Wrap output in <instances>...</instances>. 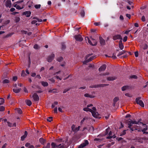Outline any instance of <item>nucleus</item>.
Segmentation results:
<instances>
[{
  "label": "nucleus",
  "mask_w": 148,
  "mask_h": 148,
  "mask_svg": "<svg viewBox=\"0 0 148 148\" xmlns=\"http://www.w3.org/2000/svg\"><path fill=\"white\" fill-rule=\"evenodd\" d=\"M85 40L86 41L87 40L88 43L91 45L92 46H95L97 45V41L95 40L93 41H91L88 37H86L85 38Z\"/></svg>",
  "instance_id": "obj_1"
},
{
  "label": "nucleus",
  "mask_w": 148,
  "mask_h": 148,
  "mask_svg": "<svg viewBox=\"0 0 148 148\" xmlns=\"http://www.w3.org/2000/svg\"><path fill=\"white\" fill-rule=\"evenodd\" d=\"M141 97H139L136 98V103L140 105L141 107H143L144 106V105L143 101L141 100Z\"/></svg>",
  "instance_id": "obj_2"
},
{
  "label": "nucleus",
  "mask_w": 148,
  "mask_h": 148,
  "mask_svg": "<svg viewBox=\"0 0 148 148\" xmlns=\"http://www.w3.org/2000/svg\"><path fill=\"white\" fill-rule=\"evenodd\" d=\"M4 2L5 3V5L6 7L10 8L12 7V3L10 0H4Z\"/></svg>",
  "instance_id": "obj_3"
},
{
  "label": "nucleus",
  "mask_w": 148,
  "mask_h": 148,
  "mask_svg": "<svg viewBox=\"0 0 148 148\" xmlns=\"http://www.w3.org/2000/svg\"><path fill=\"white\" fill-rule=\"evenodd\" d=\"M74 37L77 41L81 42L83 40V38L79 34L75 36Z\"/></svg>",
  "instance_id": "obj_4"
},
{
  "label": "nucleus",
  "mask_w": 148,
  "mask_h": 148,
  "mask_svg": "<svg viewBox=\"0 0 148 148\" xmlns=\"http://www.w3.org/2000/svg\"><path fill=\"white\" fill-rule=\"evenodd\" d=\"M89 144L88 141L87 140H85L84 143L81 144L79 146L78 148H83L85 147Z\"/></svg>",
  "instance_id": "obj_5"
},
{
  "label": "nucleus",
  "mask_w": 148,
  "mask_h": 148,
  "mask_svg": "<svg viewBox=\"0 0 148 148\" xmlns=\"http://www.w3.org/2000/svg\"><path fill=\"white\" fill-rule=\"evenodd\" d=\"M55 57L54 54L52 53L50 56H49L47 59V61L49 62H51Z\"/></svg>",
  "instance_id": "obj_6"
},
{
  "label": "nucleus",
  "mask_w": 148,
  "mask_h": 148,
  "mask_svg": "<svg viewBox=\"0 0 148 148\" xmlns=\"http://www.w3.org/2000/svg\"><path fill=\"white\" fill-rule=\"evenodd\" d=\"M113 38L114 40L117 39H120V40H122V38L120 35H115L113 36Z\"/></svg>",
  "instance_id": "obj_7"
},
{
  "label": "nucleus",
  "mask_w": 148,
  "mask_h": 148,
  "mask_svg": "<svg viewBox=\"0 0 148 148\" xmlns=\"http://www.w3.org/2000/svg\"><path fill=\"white\" fill-rule=\"evenodd\" d=\"M99 42L101 45H104L105 44V40L101 36L99 37Z\"/></svg>",
  "instance_id": "obj_8"
},
{
  "label": "nucleus",
  "mask_w": 148,
  "mask_h": 148,
  "mask_svg": "<svg viewBox=\"0 0 148 148\" xmlns=\"http://www.w3.org/2000/svg\"><path fill=\"white\" fill-rule=\"evenodd\" d=\"M92 115V116L96 118H99V115L98 114V113L96 111H92H92L91 112Z\"/></svg>",
  "instance_id": "obj_9"
},
{
  "label": "nucleus",
  "mask_w": 148,
  "mask_h": 148,
  "mask_svg": "<svg viewBox=\"0 0 148 148\" xmlns=\"http://www.w3.org/2000/svg\"><path fill=\"white\" fill-rule=\"evenodd\" d=\"M32 97L35 101H38L39 99L38 96L36 93H34L32 95Z\"/></svg>",
  "instance_id": "obj_10"
},
{
  "label": "nucleus",
  "mask_w": 148,
  "mask_h": 148,
  "mask_svg": "<svg viewBox=\"0 0 148 148\" xmlns=\"http://www.w3.org/2000/svg\"><path fill=\"white\" fill-rule=\"evenodd\" d=\"M109 136L107 137V139H110L112 138H115L116 136L114 134L113 135L111 131H110L109 133Z\"/></svg>",
  "instance_id": "obj_11"
},
{
  "label": "nucleus",
  "mask_w": 148,
  "mask_h": 148,
  "mask_svg": "<svg viewBox=\"0 0 148 148\" xmlns=\"http://www.w3.org/2000/svg\"><path fill=\"white\" fill-rule=\"evenodd\" d=\"M106 64H103L99 69V71H104L106 69Z\"/></svg>",
  "instance_id": "obj_12"
},
{
  "label": "nucleus",
  "mask_w": 148,
  "mask_h": 148,
  "mask_svg": "<svg viewBox=\"0 0 148 148\" xmlns=\"http://www.w3.org/2000/svg\"><path fill=\"white\" fill-rule=\"evenodd\" d=\"M31 14V12L29 11H26L23 13V14L25 15L27 17H29Z\"/></svg>",
  "instance_id": "obj_13"
},
{
  "label": "nucleus",
  "mask_w": 148,
  "mask_h": 148,
  "mask_svg": "<svg viewBox=\"0 0 148 148\" xmlns=\"http://www.w3.org/2000/svg\"><path fill=\"white\" fill-rule=\"evenodd\" d=\"M117 78L115 76H110L107 77V79L108 81H113L116 79Z\"/></svg>",
  "instance_id": "obj_14"
},
{
  "label": "nucleus",
  "mask_w": 148,
  "mask_h": 148,
  "mask_svg": "<svg viewBox=\"0 0 148 148\" xmlns=\"http://www.w3.org/2000/svg\"><path fill=\"white\" fill-rule=\"evenodd\" d=\"M57 148H66L65 145L63 143L58 144Z\"/></svg>",
  "instance_id": "obj_15"
},
{
  "label": "nucleus",
  "mask_w": 148,
  "mask_h": 148,
  "mask_svg": "<svg viewBox=\"0 0 148 148\" xmlns=\"http://www.w3.org/2000/svg\"><path fill=\"white\" fill-rule=\"evenodd\" d=\"M119 47L121 50H122L124 48V46L122 43V40H120L119 42Z\"/></svg>",
  "instance_id": "obj_16"
},
{
  "label": "nucleus",
  "mask_w": 148,
  "mask_h": 148,
  "mask_svg": "<svg viewBox=\"0 0 148 148\" xmlns=\"http://www.w3.org/2000/svg\"><path fill=\"white\" fill-rule=\"evenodd\" d=\"M126 123L128 124V127L130 128L132 125V123H131V121H130V119L126 121Z\"/></svg>",
  "instance_id": "obj_17"
},
{
  "label": "nucleus",
  "mask_w": 148,
  "mask_h": 148,
  "mask_svg": "<svg viewBox=\"0 0 148 148\" xmlns=\"http://www.w3.org/2000/svg\"><path fill=\"white\" fill-rule=\"evenodd\" d=\"M27 131H25V132L24 135L22 136L21 137V140L23 141L24 139L27 137Z\"/></svg>",
  "instance_id": "obj_18"
},
{
  "label": "nucleus",
  "mask_w": 148,
  "mask_h": 148,
  "mask_svg": "<svg viewBox=\"0 0 148 148\" xmlns=\"http://www.w3.org/2000/svg\"><path fill=\"white\" fill-rule=\"evenodd\" d=\"M84 96L85 97H89L90 98H93L95 97V96H94L93 95H89L88 93L85 94L84 95Z\"/></svg>",
  "instance_id": "obj_19"
},
{
  "label": "nucleus",
  "mask_w": 148,
  "mask_h": 148,
  "mask_svg": "<svg viewBox=\"0 0 148 148\" xmlns=\"http://www.w3.org/2000/svg\"><path fill=\"white\" fill-rule=\"evenodd\" d=\"M93 59V58L92 57H91L87 60H86V61H84L83 62V64H86V63L92 60Z\"/></svg>",
  "instance_id": "obj_20"
},
{
  "label": "nucleus",
  "mask_w": 148,
  "mask_h": 148,
  "mask_svg": "<svg viewBox=\"0 0 148 148\" xmlns=\"http://www.w3.org/2000/svg\"><path fill=\"white\" fill-rule=\"evenodd\" d=\"M39 142L42 145H44L46 142V140L42 138H40L39 140Z\"/></svg>",
  "instance_id": "obj_21"
},
{
  "label": "nucleus",
  "mask_w": 148,
  "mask_h": 148,
  "mask_svg": "<svg viewBox=\"0 0 148 148\" xmlns=\"http://www.w3.org/2000/svg\"><path fill=\"white\" fill-rule=\"evenodd\" d=\"M41 83L42 86H48V84L47 82L42 81Z\"/></svg>",
  "instance_id": "obj_22"
},
{
  "label": "nucleus",
  "mask_w": 148,
  "mask_h": 148,
  "mask_svg": "<svg viewBox=\"0 0 148 148\" xmlns=\"http://www.w3.org/2000/svg\"><path fill=\"white\" fill-rule=\"evenodd\" d=\"M140 123L142 124L143 125V126H144V127H145V128H144L142 130V132H145V131H146L147 130V126L146 125V124H144L140 122Z\"/></svg>",
  "instance_id": "obj_23"
},
{
  "label": "nucleus",
  "mask_w": 148,
  "mask_h": 148,
  "mask_svg": "<svg viewBox=\"0 0 148 148\" xmlns=\"http://www.w3.org/2000/svg\"><path fill=\"white\" fill-rule=\"evenodd\" d=\"M109 84H100L97 85V86L99 87H103L106 86H108L109 85Z\"/></svg>",
  "instance_id": "obj_24"
},
{
  "label": "nucleus",
  "mask_w": 148,
  "mask_h": 148,
  "mask_svg": "<svg viewBox=\"0 0 148 148\" xmlns=\"http://www.w3.org/2000/svg\"><path fill=\"white\" fill-rule=\"evenodd\" d=\"M25 101L26 104L28 106H30L32 104V102L29 100H27Z\"/></svg>",
  "instance_id": "obj_25"
},
{
  "label": "nucleus",
  "mask_w": 148,
  "mask_h": 148,
  "mask_svg": "<svg viewBox=\"0 0 148 148\" xmlns=\"http://www.w3.org/2000/svg\"><path fill=\"white\" fill-rule=\"evenodd\" d=\"M129 88V86H123L121 88L122 90L123 91H125L127 89H128Z\"/></svg>",
  "instance_id": "obj_26"
},
{
  "label": "nucleus",
  "mask_w": 148,
  "mask_h": 148,
  "mask_svg": "<svg viewBox=\"0 0 148 148\" xmlns=\"http://www.w3.org/2000/svg\"><path fill=\"white\" fill-rule=\"evenodd\" d=\"M21 90V89L20 88L18 89H13V90L14 92L16 93H18L19 92L20 90Z\"/></svg>",
  "instance_id": "obj_27"
},
{
  "label": "nucleus",
  "mask_w": 148,
  "mask_h": 148,
  "mask_svg": "<svg viewBox=\"0 0 148 148\" xmlns=\"http://www.w3.org/2000/svg\"><path fill=\"white\" fill-rule=\"evenodd\" d=\"M58 144H57L53 142L51 144V146L52 148H54L56 147H57V145Z\"/></svg>",
  "instance_id": "obj_28"
},
{
  "label": "nucleus",
  "mask_w": 148,
  "mask_h": 148,
  "mask_svg": "<svg viewBox=\"0 0 148 148\" xmlns=\"http://www.w3.org/2000/svg\"><path fill=\"white\" fill-rule=\"evenodd\" d=\"M140 47L144 49H147L148 47L147 45L146 44L143 45L142 46L140 45Z\"/></svg>",
  "instance_id": "obj_29"
},
{
  "label": "nucleus",
  "mask_w": 148,
  "mask_h": 148,
  "mask_svg": "<svg viewBox=\"0 0 148 148\" xmlns=\"http://www.w3.org/2000/svg\"><path fill=\"white\" fill-rule=\"evenodd\" d=\"M88 108V107H87V108H84L83 109L86 112L89 111L91 112L92 110V109Z\"/></svg>",
  "instance_id": "obj_30"
},
{
  "label": "nucleus",
  "mask_w": 148,
  "mask_h": 148,
  "mask_svg": "<svg viewBox=\"0 0 148 148\" xmlns=\"http://www.w3.org/2000/svg\"><path fill=\"white\" fill-rule=\"evenodd\" d=\"M34 20H33L32 22V24H36V25H38L39 24H38L37 22L38 21V20H36V19H34Z\"/></svg>",
  "instance_id": "obj_31"
},
{
  "label": "nucleus",
  "mask_w": 148,
  "mask_h": 148,
  "mask_svg": "<svg viewBox=\"0 0 148 148\" xmlns=\"http://www.w3.org/2000/svg\"><path fill=\"white\" fill-rule=\"evenodd\" d=\"M130 121H131V122L132 123V124H137L139 123V121L137 122L135 120L132 121L130 119Z\"/></svg>",
  "instance_id": "obj_32"
},
{
  "label": "nucleus",
  "mask_w": 148,
  "mask_h": 148,
  "mask_svg": "<svg viewBox=\"0 0 148 148\" xmlns=\"http://www.w3.org/2000/svg\"><path fill=\"white\" fill-rule=\"evenodd\" d=\"M80 14L81 16L83 17L84 16L85 14V12L84 10H82L81 11V12L80 13Z\"/></svg>",
  "instance_id": "obj_33"
},
{
  "label": "nucleus",
  "mask_w": 148,
  "mask_h": 148,
  "mask_svg": "<svg viewBox=\"0 0 148 148\" xmlns=\"http://www.w3.org/2000/svg\"><path fill=\"white\" fill-rule=\"evenodd\" d=\"M138 77L137 76L135 75H131L130 76L129 78L130 79H136Z\"/></svg>",
  "instance_id": "obj_34"
},
{
  "label": "nucleus",
  "mask_w": 148,
  "mask_h": 148,
  "mask_svg": "<svg viewBox=\"0 0 148 148\" xmlns=\"http://www.w3.org/2000/svg\"><path fill=\"white\" fill-rule=\"evenodd\" d=\"M13 33H10L9 34H7L4 37V38H6L9 37H10L13 35Z\"/></svg>",
  "instance_id": "obj_35"
},
{
  "label": "nucleus",
  "mask_w": 148,
  "mask_h": 148,
  "mask_svg": "<svg viewBox=\"0 0 148 148\" xmlns=\"http://www.w3.org/2000/svg\"><path fill=\"white\" fill-rule=\"evenodd\" d=\"M9 80H8V79H4L3 82H2V83H3V84H6V83H9Z\"/></svg>",
  "instance_id": "obj_36"
},
{
  "label": "nucleus",
  "mask_w": 148,
  "mask_h": 148,
  "mask_svg": "<svg viewBox=\"0 0 148 148\" xmlns=\"http://www.w3.org/2000/svg\"><path fill=\"white\" fill-rule=\"evenodd\" d=\"M125 51L123 50L122 51L120 52L119 54L117 55V56L119 57L123 53H125Z\"/></svg>",
  "instance_id": "obj_37"
},
{
  "label": "nucleus",
  "mask_w": 148,
  "mask_h": 148,
  "mask_svg": "<svg viewBox=\"0 0 148 148\" xmlns=\"http://www.w3.org/2000/svg\"><path fill=\"white\" fill-rule=\"evenodd\" d=\"M0 102H1L0 103V105H1L4 103V100L3 99L1 98H0Z\"/></svg>",
  "instance_id": "obj_38"
},
{
  "label": "nucleus",
  "mask_w": 148,
  "mask_h": 148,
  "mask_svg": "<svg viewBox=\"0 0 148 148\" xmlns=\"http://www.w3.org/2000/svg\"><path fill=\"white\" fill-rule=\"evenodd\" d=\"M24 5H23L22 7H21L19 5H17L16 9H18V10H21L22 9H23L24 8Z\"/></svg>",
  "instance_id": "obj_39"
},
{
  "label": "nucleus",
  "mask_w": 148,
  "mask_h": 148,
  "mask_svg": "<svg viewBox=\"0 0 148 148\" xmlns=\"http://www.w3.org/2000/svg\"><path fill=\"white\" fill-rule=\"evenodd\" d=\"M33 19H36L38 20V21L39 22H41L42 21V20L41 19H39L38 18L36 17H34L33 18Z\"/></svg>",
  "instance_id": "obj_40"
},
{
  "label": "nucleus",
  "mask_w": 148,
  "mask_h": 148,
  "mask_svg": "<svg viewBox=\"0 0 148 148\" xmlns=\"http://www.w3.org/2000/svg\"><path fill=\"white\" fill-rule=\"evenodd\" d=\"M50 143H47V145L46 146L43 147L42 148H50Z\"/></svg>",
  "instance_id": "obj_41"
},
{
  "label": "nucleus",
  "mask_w": 148,
  "mask_h": 148,
  "mask_svg": "<svg viewBox=\"0 0 148 148\" xmlns=\"http://www.w3.org/2000/svg\"><path fill=\"white\" fill-rule=\"evenodd\" d=\"M119 100V97H115L113 99V101L114 102L116 103Z\"/></svg>",
  "instance_id": "obj_42"
},
{
  "label": "nucleus",
  "mask_w": 148,
  "mask_h": 148,
  "mask_svg": "<svg viewBox=\"0 0 148 148\" xmlns=\"http://www.w3.org/2000/svg\"><path fill=\"white\" fill-rule=\"evenodd\" d=\"M103 139L102 138L100 139L99 138H95L94 139V140L95 141H97L98 142H99L102 141Z\"/></svg>",
  "instance_id": "obj_43"
},
{
  "label": "nucleus",
  "mask_w": 148,
  "mask_h": 148,
  "mask_svg": "<svg viewBox=\"0 0 148 148\" xmlns=\"http://www.w3.org/2000/svg\"><path fill=\"white\" fill-rule=\"evenodd\" d=\"M110 129L109 127H108V128H107L106 130V132L105 134L103 136H105V135L107 134L108 133L109 131L110 130Z\"/></svg>",
  "instance_id": "obj_44"
},
{
  "label": "nucleus",
  "mask_w": 148,
  "mask_h": 148,
  "mask_svg": "<svg viewBox=\"0 0 148 148\" xmlns=\"http://www.w3.org/2000/svg\"><path fill=\"white\" fill-rule=\"evenodd\" d=\"M20 18L19 17H17L15 18V21L16 23H17V22H18L20 21Z\"/></svg>",
  "instance_id": "obj_45"
},
{
  "label": "nucleus",
  "mask_w": 148,
  "mask_h": 148,
  "mask_svg": "<svg viewBox=\"0 0 148 148\" xmlns=\"http://www.w3.org/2000/svg\"><path fill=\"white\" fill-rule=\"evenodd\" d=\"M53 117L51 116L47 118V121L50 122L52 120Z\"/></svg>",
  "instance_id": "obj_46"
},
{
  "label": "nucleus",
  "mask_w": 148,
  "mask_h": 148,
  "mask_svg": "<svg viewBox=\"0 0 148 148\" xmlns=\"http://www.w3.org/2000/svg\"><path fill=\"white\" fill-rule=\"evenodd\" d=\"M63 60V58L62 57H60L57 59V60L59 62H61Z\"/></svg>",
  "instance_id": "obj_47"
},
{
  "label": "nucleus",
  "mask_w": 148,
  "mask_h": 148,
  "mask_svg": "<svg viewBox=\"0 0 148 148\" xmlns=\"http://www.w3.org/2000/svg\"><path fill=\"white\" fill-rule=\"evenodd\" d=\"M41 5L40 4L36 5L34 6L35 8L36 9H39Z\"/></svg>",
  "instance_id": "obj_48"
},
{
  "label": "nucleus",
  "mask_w": 148,
  "mask_h": 148,
  "mask_svg": "<svg viewBox=\"0 0 148 148\" xmlns=\"http://www.w3.org/2000/svg\"><path fill=\"white\" fill-rule=\"evenodd\" d=\"M26 75V74L25 73L24 70H22L21 74V75L23 77H25Z\"/></svg>",
  "instance_id": "obj_49"
},
{
  "label": "nucleus",
  "mask_w": 148,
  "mask_h": 148,
  "mask_svg": "<svg viewBox=\"0 0 148 148\" xmlns=\"http://www.w3.org/2000/svg\"><path fill=\"white\" fill-rule=\"evenodd\" d=\"M62 49H64L66 48V45L64 43H62Z\"/></svg>",
  "instance_id": "obj_50"
},
{
  "label": "nucleus",
  "mask_w": 148,
  "mask_h": 148,
  "mask_svg": "<svg viewBox=\"0 0 148 148\" xmlns=\"http://www.w3.org/2000/svg\"><path fill=\"white\" fill-rule=\"evenodd\" d=\"M34 48L35 49H38L40 48V47L37 45L35 44L34 46Z\"/></svg>",
  "instance_id": "obj_51"
},
{
  "label": "nucleus",
  "mask_w": 148,
  "mask_h": 148,
  "mask_svg": "<svg viewBox=\"0 0 148 148\" xmlns=\"http://www.w3.org/2000/svg\"><path fill=\"white\" fill-rule=\"evenodd\" d=\"M5 110V108L3 106H0V111H3Z\"/></svg>",
  "instance_id": "obj_52"
},
{
  "label": "nucleus",
  "mask_w": 148,
  "mask_h": 148,
  "mask_svg": "<svg viewBox=\"0 0 148 148\" xmlns=\"http://www.w3.org/2000/svg\"><path fill=\"white\" fill-rule=\"evenodd\" d=\"M17 110L19 114H21L22 113V111L21 109L20 108H17Z\"/></svg>",
  "instance_id": "obj_53"
},
{
  "label": "nucleus",
  "mask_w": 148,
  "mask_h": 148,
  "mask_svg": "<svg viewBox=\"0 0 148 148\" xmlns=\"http://www.w3.org/2000/svg\"><path fill=\"white\" fill-rule=\"evenodd\" d=\"M56 141L58 142L61 143L62 141V139H58L56 140Z\"/></svg>",
  "instance_id": "obj_54"
},
{
  "label": "nucleus",
  "mask_w": 148,
  "mask_h": 148,
  "mask_svg": "<svg viewBox=\"0 0 148 148\" xmlns=\"http://www.w3.org/2000/svg\"><path fill=\"white\" fill-rule=\"evenodd\" d=\"M70 89V88H68V89H65L63 91V93H66L67 92L69 91V90Z\"/></svg>",
  "instance_id": "obj_55"
},
{
  "label": "nucleus",
  "mask_w": 148,
  "mask_h": 148,
  "mask_svg": "<svg viewBox=\"0 0 148 148\" xmlns=\"http://www.w3.org/2000/svg\"><path fill=\"white\" fill-rule=\"evenodd\" d=\"M7 123L8 124V125L10 127H13V124H12V123H11L9 122H8Z\"/></svg>",
  "instance_id": "obj_56"
},
{
  "label": "nucleus",
  "mask_w": 148,
  "mask_h": 148,
  "mask_svg": "<svg viewBox=\"0 0 148 148\" xmlns=\"http://www.w3.org/2000/svg\"><path fill=\"white\" fill-rule=\"evenodd\" d=\"M127 36H125L123 38V41L124 42H126L127 40Z\"/></svg>",
  "instance_id": "obj_57"
},
{
  "label": "nucleus",
  "mask_w": 148,
  "mask_h": 148,
  "mask_svg": "<svg viewBox=\"0 0 148 148\" xmlns=\"http://www.w3.org/2000/svg\"><path fill=\"white\" fill-rule=\"evenodd\" d=\"M89 130L90 131V130L93 131L94 130V127L92 126H90L89 127Z\"/></svg>",
  "instance_id": "obj_58"
},
{
  "label": "nucleus",
  "mask_w": 148,
  "mask_h": 148,
  "mask_svg": "<svg viewBox=\"0 0 148 148\" xmlns=\"http://www.w3.org/2000/svg\"><path fill=\"white\" fill-rule=\"evenodd\" d=\"M141 20L143 21L144 22L145 21V17L144 16H143L141 18Z\"/></svg>",
  "instance_id": "obj_59"
},
{
  "label": "nucleus",
  "mask_w": 148,
  "mask_h": 148,
  "mask_svg": "<svg viewBox=\"0 0 148 148\" xmlns=\"http://www.w3.org/2000/svg\"><path fill=\"white\" fill-rule=\"evenodd\" d=\"M75 125H72V126L71 127V128L72 129V130L73 131H75L74 128H75Z\"/></svg>",
  "instance_id": "obj_60"
},
{
  "label": "nucleus",
  "mask_w": 148,
  "mask_h": 148,
  "mask_svg": "<svg viewBox=\"0 0 148 148\" xmlns=\"http://www.w3.org/2000/svg\"><path fill=\"white\" fill-rule=\"evenodd\" d=\"M109 75V72H106L105 73H103V74H102L101 75Z\"/></svg>",
  "instance_id": "obj_61"
},
{
  "label": "nucleus",
  "mask_w": 148,
  "mask_h": 148,
  "mask_svg": "<svg viewBox=\"0 0 148 148\" xmlns=\"http://www.w3.org/2000/svg\"><path fill=\"white\" fill-rule=\"evenodd\" d=\"M126 130H124L122 132V133L121 134H120V136H122V135H124L126 134L125 132Z\"/></svg>",
  "instance_id": "obj_62"
},
{
  "label": "nucleus",
  "mask_w": 148,
  "mask_h": 148,
  "mask_svg": "<svg viewBox=\"0 0 148 148\" xmlns=\"http://www.w3.org/2000/svg\"><path fill=\"white\" fill-rule=\"evenodd\" d=\"M17 79V77L16 76H14L13 77V80L14 81H16Z\"/></svg>",
  "instance_id": "obj_63"
},
{
  "label": "nucleus",
  "mask_w": 148,
  "mask_h": 148,
  "mask_svg": "<svg viewBox=\"0 0 148 148\" xmlns=\"http://www.w3.org/2000/svg\"><path fill=\"white\" fill-rule=\"evenodd\" d=\"M125 95L126 96H127V97H132V96L131 95H130V94H129V93H125Z\"/></svg>",
  "instance_id": "obj_64"
}]
</instances>
